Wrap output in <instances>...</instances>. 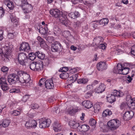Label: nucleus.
<instances>
[{
	"mask_svg": "<svg viewBox=\"0 0 135 135\" xmlns=\"http://www.w3.org/2000/svg\"><path fill=\"white\" fill-rule=\"evenodd\" d=\"M30 80V75L26 73L24 74L23 76L20 78L18 75L15 74H10L7 78V81L10 84H12L19 81L22 83H26V86L30 85L29 82Z\"/></svg>",
	"mask_w": 135,
	"mask_h": 135,
	"instance_id": "1",
	"label": "nucleus"
},
{
	"mask_svg": "<svg viewBox=\"0 0 135 135\" xmlns=\"http://www.w3.org/2000/svg\"><path fill=\"white\" fill-rule=\"evenodd\" d=\"M50 13L55 18H58L60 22L63 25H66L68 22L66 16L62 14V13L57 9H51Z\"/></svg>",
	"mask_w": 135,
	"mask_h": 135,
	"instance_id": "2",
	"label": "nucleus"
},
{
	"mask_svg": "<svg viewBox=\"0 0 135 135\" xmlns=\"http://www.w3.org/2000/svg\"><path fill=\"white\" fill-rule=\"evenodd\" d=\"M129 70L128 68H124L121 64L118 63L117 67L113 69V72L116 74L127 75L129 72Z\"/></svg>",
	"mask_w": 135,
	"mask_h": 135,
	"instance_id": "3",
	"label": "nucleus"
},
{
	"mask_svg": "<svg viewBox=\"0 0 135 135\" xmlns=\"http://www.w3.org/2000/svg\"><path fill=\"white\" fill-rule=\"evenodd\" d=\"M3 56L2 59L5 62H8L9 61V58L11 55L12 52V48L8 45H5L3 46Z\"/></svg>",
	"mask_w": 135,
	"mask_h": 135,
	"instance_id": "4",
	"label": "nucleus"
},
{
	"mask_svg": "<svg viewBox=\"0 0 135 135\" xmlns=\"http://www.w3.org/2000/svg\"><path fill=\"white\" fill-rule=\"evenodd\" d=\"M109 127L112 129H116L120 125V122L115 119L111 120L107 123Z\"/></svg>",
	"mask_w": 135,
	"mask_h": 135,
	"instance_id": "5",
	"label": "nucleus"
},
{
	"mask_svg": "<svg viewBox=\"0 0 135 135\" xmlns=\"http://www.w3.org/2000/svg\"><path fill=\"white\" fill-rule=\"evenodd\" d=\"M51 123V120L49 119L42 118L39 121V127L41 128H44L48 127Z\"/></svg>",
	"mask_w": 135,
	"mask_h": 135,
	"instance_id": "6",
	"label": "nucleus"
},
{
	"mask_svg": "<svg viewBox=\"0 0 135 135\" xmlns=\"http://www.w3.org/2000/svg\"><path fill=\"white\" fill-rule=\"evenodd\" d=\"M0 86L3 91H6L9 89L7 82V79L4 77L0 78Z\"/></svg>",
	"mask_w": 135,
	"mask_h": 135,
	"instance_id": "7",
	"label": "nucleus"
},
{
	"mask_svg": "<svg viewBox=\"0 0 135 135\" xmlns=\"http://www.w3.org/2000/svg\"><path fill=\"white\" fill-rule=\"evenodd\" d=\"M31 50L30 47L28 43L23 42L20 45L19 48L20 51L29 52L31 51Z\"/></svg>",
	"mask_w": 135,
	"mask_h": 135,
	"instance_id": "8",
	"label": "nucleus"
},
{
	"mask_svg": "<svg viewBox=\"0 0 135 135\" xmlns=\"http://www.w3.org/2000/svg\"><path fill=\"white\" fill-rule=\"evenodd\" d=\"M26 55L24 53H19L17 57V59L20 64L22 65H25V60L27 58Z\"/></svg>",
	"mask_w": 135,
	"mask_h": 135,
	"instance_id": "9",
	"label": "nucleus"
},
{
	"mask_svg": "<svg viewBox=\"0 0 135 135\" xmlns=\"http://www.w3.org/2000/svg\"><path fill=\"white\" fill-rule=\"evenodd\" d=\"M37 124V123L36 120H31L26 122L25 126L27 128H35L36 127Z\"/></svg>",
	"mask_w": 135,
	"mask_h": 135,
	"instance_id": "10",
	"label": "nucleus"
},
{
	"mask_svg": "<svg viewBox=\"0 0 135 135\" xmlns=\"http://www.w3.org/2000/svg\"><path fill=\"white\" fill-rule=\"evenodd\" d=\"M89 127L86 125H83L80 126L78 128L77 131L82 134H84L85 132L89 129Z\"/></svg>",
	"mask_w": 135,
	"mask_h": 135,
	"instance_id": "11",
	"label": "nucleus"
},
{
	"mask_svg": "<svg viewBox=\"0 0 135 135\" xmlns=\"http://www.w3.org/2000/svg\"><path fill=\"white\" fill-rule=\"evenodd\" d=\"M134 114V112L132 111L126 112L123 116L125 120H128L131 119Z\"/></svg>",
	"mask_w": 135,
	"mask_h": 135,
	"instance_id": "12",
	"label": "nucleus"
},
{
	"mask_svg": "<svg viewBox=\"0 0 135 135\" xmlns=\"http://www.w3.org/2000/svg\"><path fill=\"white\" fill-rule=\"evenodd\" d=\"M61 45L59 42H56L52 45L51 50L54 52H57L61 48Z\"/></svg>",
	"mask_w": 135,
	"mask_h": 135,
	"instance_id": "13",
	"label": "nucleus"
},
{
	"mask_svg": "<svg viewBox=\"0 0 135 135\" xmlns=\"http://www.w3.org/2000/svg\"><path fill=\"white\" fill-rule=\"evenodd\" d=\"M10 17L13 26H16L18 24V19L15 16L14 13H10Z\"/></svg>",
	"mask_w": 135,
	"mask_h": 135,
	"instance_id": "14",
	"label": "nucleus"
},
{
	"mask_svg": "<svg viewBox=\"0 0 135 135\" xmlns=\"http://www.w3.org/2000/svg\"><path fill=\"white\" fill-rule=\"evenodd\" d=\"M45 86L47 89H50L53 88L54 85L52 79H49L46 81Z\"/></svg>",
	"mask_w": 135,
	"mask_h": 135,
	"instance_id": "15",
	"label": "nucleus"
},
{
	"mask_svg": "<svg viewBox=\"0 0 135 135\" xmlns=\"http://www.w3.org/2000/svg\"><path fill=\"white\" fill-rule=\"evenodd\" d=\"M97 68L99 70L102 71L107 69V66L105 63L103 62L98 63L97 65Z\"/></svg>",
	"mask_w": 135,
	"mask_h": 135,
	"instance_id": "16",
	"label": "nucleus"
},
{
	"mask_svg": "<svg viewBox=\"0 0 135 135\" xmlns=\"http://www.w3.org/2000/svg\"><path fill=\"white\" fill-rule=\"evenodd\" d=\"M26 4H24L23 6H26V8H25L23 9L24 12L25 13H28L31 12L32 9V8L31 5L29 4L27 2H26Z\"/></svg>",
	"mask_w": 135,
	"mask_h": 135,
	"instance_id": "17",
	"label": "nucleus"
},
{
	"mask_svg": "<svg viewBox=\"0 0 135 135\" xmlns=\"http://www.w3.org/2000/svg\"><path fill=\"white\" fill-rule=\"evenodd\" d=\"M103 39L100 36L96 37L94 38L93 40V44H95L96 46H98L101 42L103 41Z\"/></svg>",
	"mask_w": 135,
	"mask_h": 135,
	"instance_id": "18",
	"label": "nucleus"
},
{
	"mask_svg": "<svg viewBox=\"0 0 135 135\" xmlns=\"http://www.w3.org/2000/svg\"><path fill=\"white\" fill-rule=\"evenodd\" d=\"M103 104L101 102H97L94 105V108L95 113H98L99 112L101 107Z\"/></svg>",
	"mask_w": 135,
	"mask_h": 135,
	"instance_id": "19",
	"label": "nucleus"
},
{
	"mask_svg": "<svg viewBox=\"0 0 135 135\" xmlns=\"http://www.w3.org/2000/svg\"><path fill=\"white\" fill-rule=\"evenodd\" d=\"M4 3L8 7L10 10H13L14 8L13 3L8 0H5L4 1Z\"/></svg>",
	"mask_w": 135,
	"mask_h": 135,
	"instance_id": "20",
	"label": "nucleus"
},
{
	"mask_svg": "<svg viewBox=\"0 0 135 135\" xmlns=\"http://www.w3.org/2000/svg\"><path fill=\"white\" fill-rule=\"evenodd\" d=\"M105 86L103 84H101L98 87L95 89L96 92L98 93H101L105 90Z\"/></svg>",
	"mask_w": 135,
	"mask_h": 135,
	"instance_id": "21",
	"label": "nucleus"
},
{
	"mask_svg": "<svg viewBox=\"0 0 135 135\" xmlns=\"http://www.w3.org/2000/svg\"><path fill=\"white\" fill-rule=\"evenodd\" d=\"M61 126L58 122H55L53 124V128L55 131L60 132L61 129Z\"/></svg>",
	"mask_w": 135,
	"mask_h": 135,
	"instance_id": "22",
	"label": "nucleus"
},
{
	"mask_svg": "<svg viewBox=\"0 0 135 135\" xmlns=\"http://www.w3.org/2000/svg\"><path fill=\"white\" fill-rule=\"evenodd\" d=\"M83 105L85 107L89 109L93 106L91 102L89 100L84 101L82 103Z\"/></svg>",
	"mask_w": 135,
	"mask_h": 135,
	"instance_id": "23",
	"label": "nucleus"
},
{
	"mask_svg": "<svg viewBox=\"0 0 135 135\" xmlns=\"http://www.w3.org/2000/svg\"><path fill=\"white\" fill-rule=\"evenodd\" d=\"M69 125L71 128L77 129V130L79 126V124L74 121H70L69 123Z\"/></svg>",
	"mask_w": 135,
	"mask_h": 135,
	"instance_id": "24",
	"label": "nucleus"
},
{
	"mask_svg": "<svg viewBox=\"0 0 135 135\" xmlns=\"http://www.w3.org/2000/svg\"><path fill=\"white\" fill-rule=\"evenodd\" d=\"M15 4L21 7L23 6L24 4H26L27 2V0H14Z\"/></svg>",
	"mask_w": 135,
	"mask_h": 135,
	"instance_id": "25",
	"label": "nucleus"
},
{
	"mask_svg": "<svg viewBox=\"0 0 135 135\" xmlns=\"http://www.w3.org/2000/svg\"><path fill=\"white\" fill-rule=\"evenodd\" d=\"M36 71H39L42 70L43 67V64L42 62H36Z\"/></svg>",
	"mask_w": 135,
	"mask_h": 135,
	"instance_id": "26",
	"label": "nucleus"
},
{
	"mask_svg": "<svg viewBox=\"0 0 135 135\" xmlns=\"http://www.w3.org/2000/svg\"><path fill=\"white\" fill-rule=\"evenodd\" d=\"M80 15L78 12L75 11L74 12H71L69 13L68 16L72 18L75 19L80 16Z\"/></svg>",
	"mask_w": 135,
	"mask_h": 135,
	"instance_id": "27",
	"label": "nucleus"
},
{
	"mask_svg": "<svg viewBox=\"0 0 135 135\" xmlns=\"http://www.w3.org/2000/svg\"><path fill=\"white\" fill-rule=\"evenodd\" d=\"M120 108L121 110L123 111H126L129 109V106L127 103H123L120 105Z\"/></svg>",
	"mask_w": 135,
	"mask_h": 135,
	"instance_id": "28",
	"label": "nucleus"
},
{
	"mask_svg": "<svg viewBox=\"0 0 135 135\" xmlns=\"http://www.w3.org/2000/svg\"><path fill=\"white\" fill-rule=\"evenodd\" d=\"M39 31L40 33L44 35L47 32L48 28L47 27H41L39 29Z\"/></svg>",
	"mask_w": 135,
	"mask_h": 135,
	"instance_id": "29",
	"label": "nucleus"
},
{
	"mask_svg": "<svg viewBox=\"0 0 135 135\" xmlns=\"http://www.w3.org/2000/svg\"><path fill=\"white\" fill-rule=\"evenodd\" d=\"M11 122V121L8 119H4L3 120L1 124L3 127L6 128L7 127L9 126Z\"/></svg>",
	"mask_w": 135,
	"mask_h": 135,
	"instance_id": "30",
	"label": "nucleus"
},
{
	"mask_svg": "<svg viewBox=\"0 0 135 135\" xmlns=\"http://www.w3.org/2000/svg\"><path fill=\"white\" fill-rule=\"evenodd\" d=\"M107 101L110 103H112L115 100V97L112 94L108 95L107 98Z\"/></svg>",
	"mask_w": 135,
	"mask_h": 135,
	"instance_id": "31",
	"label": "nucleus"
},
{
	"mask_svg": "<svg viewBox=\"0 0 135 135\" xmlns=\"http://www.w3.org/2000/svg\"><path fill=\"white\" fill-rule=\"evenodd\" d=\"M8 37L9 38L12 39L16 36V33L13 31L11 32L8 30Z\"/></svg>",
	"mask_w": 135,
	"mask_h": 135,
	"instance_id": "32",
	"label": "nucleus"
},
{
	"mask_svg": "<svg viewBox=\"0 0 135 135\" xmlns=\"http://www.w3.org/2000/svg\"><path fill=\"white\" fill-rule=\"evenodd\" d=\"M112 112L108 109H106L104 111L102 115L103 117H105L107 115H110L112 114Z\"/></svg>",
	"mask_w": 135,
	"mask_h": 135,
	"instance_id": "33",
	"label": "nucleus"
},
{
	"mask_svg": "<svg viewBox=\"0 0 135 135\" xmlns=\"http://www.w3.org/2000/svg\"><path fill=\"white\" fill-rule=\"evenodd\" d=\"M88 81V79L84 78L79 79L77 80V82L79 84H85L87 83Z\"/></svg>",
	"mask_w": 135,
	"mask_h": 135,
	"instance_id": "34",
	"label": "nucleus"
},
{
	"mask_svg": "<svg viewBox=\"0 0 135 135\" xmlns=\"http://www.w3.org/2000/svg\"><path fill=\"white\" fill-rule=\"evenodd\" d=\"M68 113L71 115H72L74 113L78 111V109L71 107L70 108L67 109Z\"/></svg>",
	"mask_w": 135,
	"mask_h": 135,
	"instance_id": "35",
	"label": "nucleus"
},
{
	"mask_svg": "<svg viewBox=\"0 0 135 135\" xmlns=\"http://www.w3.org/2000/svg\"><path fill=\"white\" fill-rule=\"evenodd\" d=\"M99 22L100 25L104 26L108 23V20L107 18H103L100 20Z\"/></svg>",
	"mask_w": 135,
	"mask_h": 135,
	"instance_id": "36",
	"label": "nucleus"
},
{
	"mask_svg": "<svg viewBox=\"0 0 135 135\" xmlns=\"http://www.w3.org/2000/svg\"><path fill=\"white\" fill-rule=\"evenodd\" d=\"M35 55H36L37 56L38 58L41 60L44 59L45 57V55L44 54L39 51L36 52Z\"/></svg>",
	"mask_w": 135,
	"mask_h": 135,
	"instance_id": "37",
	"label": "nucleus"
},
{
	"mask_svg": "<svg viewBox=\"0 0 135 135\" xmlns=\"http://www.w3.org/2000/svg\"><path fill=\"white\" fill-rule=\"evenodd\" d=\"M36 55H35V53L34 54L31 52L29 54L30 59L32 61L34 60L36 58Z\"/></svg>",
	"mask_w": 135,
	"mask_h": 135,
	"instance_id": "38",
	"label": "nucleus"
},
{
	"mask_svg": "<svg viewBox=\"0 0 135 135\" xmlns=\"http://www.w3.org/2000/svg\"><path fill=\"white\" fill-rule=\"evenodd\" d=\"M30 68L33 71H36V62H33L31 64Z\"/></svg>",
	"mask_w": 135,
	"mask_h": 135,
	"instance_id": "39",
	"label": "nucleus"
},
{
	"mask_svg": "<svg viewBox=\"0 0 135 135\" xmlns=\"http://www.w3.org/2000/svg\"><path fill=\"white\" fill-rule=\"evenodd\" d=\"M46 82V81H45V78L41 79L39 83V85L40 86H41L43 85H45V83Z\"/></svg>",
	"mask_w": 135,
	"mask_h": 135,
	"instance_id": "40",
	"label": "nucleus"
},
{
	"mask_svg": "<svg viewBox=\"0 0 135 135\" xmlns=\"http://www.w3.org/2000/svg\"><path fill=\"white\" fill-rule=\"evenodd\" d=\"M78 77V74L73 75H72V77H70V79L69 80V81L70 80L73 83L76 80Z\"/></svg>",
	"mask_w": 135,
	"mask_h": 135,
	"instance_id": "41",
	"label": "nucleus"
},
{
	"mask_svg": "<svg viewBox=\"0 0 135 135\" xmlns=\"http://www.w3.org/2000/svg\"><path fill=\"white\" fill-rule=\"evenodd\" d=\"M20 113H21L20 111L16 110L11 111L10 112L11 114L14 116L18 115L20 114Z\"/></svg>",
	"mask_w": 135,
	"mask_h": 135,
	"instance_id": "42",
	"label": "nucleus"
},
{
	"mask_svg": "<svg viewBox=\"0 0 135 135\" xmlns=\"http://www.w3.org/2000/svg\"><path fill=\"white\" fill-rule=\"evenodd\" d=\"M9 91L10 93L16 94L19 93L20 92V90L18 89L12 88Z\"/></svg>",
	"mask_w": 135,
	"mask_h": 135,
	"instance_id": "43",
	"label": "nucleus"
},
{
	"mask_svg": "<svg viewBox=\"0 0 135 135\" xmlns=\"http://www.w3.org/2000/svg\"><path fill=\"white\" fill-rule=\"evenodd\" d=\"M5 11L3 8L2 7H0V18H2L4 15Z\"/></svg>",
	"mask_w": 135,
	"mask_h": 135,
	"instance_id": "44",
	"label": "nucleus"
},
{
	"mask_svg": "<svg viewBox=\"0 0 135 135\" xmlns=\"http://www.w3.org/2000/svg\"><path fill=\"white\" fill-rule=\"evenodd\" d=\"M79 69L78 68H71L69 70L71 74H73L74 73L77 72L79 71Z\"/></svg>",
	"mask_w": 135,
	"mask_h": 135,
	"instance_id": "45",
	"label": "nucleus"
},
{
	"mask_svg": "<svg viewBox=\"0 0 135 135\" xmlns=\"http://www.w3.org/2000/svg\"><path fill=\"white\" fill-rule=\"evenodd\" d=\"M90 124L91 126L95 125L96 123L95 120L93 118L91 119L89 121Z\"/></svg>",
	"mask_w": 135,
	"mask_h": 135,
	"instance_id": "46",
	"label": "nucleus"
},
{
	"mask_svg": "<svg viewBox=\"0 0 135 135\" xmlns=\"http://www.w3.org/2000/svg\"><path fill=\"white\" fill-rule=\"evenodd\" d=\"M133 110L135 109V103L134 102H131L130 105L129 106V109Z\"/></svg>",
	"mask_w": 135,
	"mask_h": 135,
	"instance_id": "47",
	"label": "nucleus"
},
{
	"mask_svg": "<svg viewBox=\"0 0 135 135\" xmlns=\"http://www.w3.org/2000/svg\"><path fill=\"white\" fill-rule=\"evenodd\" d=\"M6 106L5 105H0V113L2 111L3 112H6Z\"/></svg>",
	"mask_w": 135,
	"mask_h": 135,
	"instance_id": "48",
	"label": "nucleus"
},
{
	"mask_svg": "<svg viewBox=\"0 0 135 135\" xmlns=\"http://www.w3.org/2000/svg\"><path fill=\"white\" fill-rule=\"evenodd\" d=\"M37 40L40 42L41 45L43 44L44 42V39L40 36H38Z\"/></svg>",
	"mask_w": 135,
	"mask_h": 135,
	"instance_id": "49",
	"label": "nucleus"
},
{
	"mask_svg": "<svg viewBox=\"0 0 135 135\" xmlns=\"http://www.w3.org/2000/svg\"><path fill=\"white\" fill-rule=\"evenodd\" d=\"M106 44H100L99 45L97 46L99 49H105L106 47Z\"/></svg>",
	"mask_w": 135,
	"mask_h": 135,
	"instance_id": "50",
	"label": "nucleus"
},
{
	"mask_svg": "<svg viewBox=\"0 0 135 135\" xmlns=\"http://www.w3.org/2000/svg\"><path fill=\"white\" fill-rule=\"evenodd\" d=\"M59 112V110L58 109V108L57 107H56L54 108L53 109V113L54 114L58 113Z\"/></svg>",
	"mask_w": 135,
	"mask_h": 135,
	"instance_id": "51",
	"label": "nucleus"
},
{
	"mask_svg": "<svg viewBox=\"0 0 135 135\" xmlns=\"http://www.w3.org/2000/svg\"><path fill=\"white\" fill-rule=\"evenodd\" d=\"M28 98L29 96L27 95H25L23 97L22 100L24 102H25Z\"/></svg>",
	"mask_w": 135,
	"mask_h": 135,
	"instance_id": "52",
	"label": "nucleus"
},
{
	"mask_svg": "<svg viewBox=\"0 0 135 135\" xmlns=\"http://www.w3.org/2000/svg\"><path fill=\"white\" fill-rule=\"evenodd\" d=\"M39 107V105L37 104H33L31 106V108L33 109H37Z\"/></svg>",
	"mask_w": 135,
	"mask_h": 135,
	"instance_id": "53",
	"label": "nucleus"
},
{
	"mask_svg": "<svg viewBox=\"0 0 135 135\" xmlns=\"http://www.w3.org/2000/svg\"><path fill=\"white\" fill-rule=\"evenodd\" d=\"M1 70L3 72L7 71L8 70V68L6 66H3L1 68Z\"/></svg>",
	"mask_w": 135,
	"mask_h": 135,
	"instance_id": "54",
	"label": "nucleus"
},
{
	"mask_svg": "<svg viewBox=\"0 0 135 135\" xmlns=\"http://www.w3.org/2000/svg\"><path fill=\"white\" fill-rule=\"evenodd\" d=\"M3 31L0 30V41H1L3 38Z\"/></svg>",
	"mask_w": 135,
	"mask_h": 135,
	"instance_id": "55",
	"label": "nucleus"
},
{
	"mask_svg": "<svg viewBox=\"0 0 135 135\" xmlns=\"http://www.w3.org/2000/svg\"><path fill=\"white\" fill-rule=\"evenodd\" d=\"M93 87L92 85H88L87 86L86 89L87 90H90V91H91V90L92 89Z\"/></svg>",
	"mask_w": 135,
	"mask_h": 135,
	"instance_id": "56",
	"label": "nucleus"
},
{
	"mask_svg": "<svg viewBox=\"0 0 135 135\" xmlns=\"http://www.w3.org/2000/svg\"><path fill=\"white\" fill-rule=\"evenodd\" d=\"M24 73H25L24 71H20L17 72V74L21 76L20 78L23 76V74Z\"/></svg>",
	"mask_w": 135,
	"mask_h": 135,
	"instance_id": "57",
	"label": "nucleus"
},
{
	"mask_svg": "<svg viewBox=\"0 0 135 135\" xmlns=\"http://www.w3.org/2000/svg\"><path fill=\"white\" fill-rule=\"evenodd\" d=\"M118 93V94H120L119 92H118V91L116 90H114L112 92V93L111 94L112 95L114 96L115 97L117 95V93Z\"/></svg>",
	"mask_w": 135,
	"mask_h": 135,
	"instance_id": "58",
	"label": "nucleus"
},
{
	"mask_svg": "<svg viewBox=\"0 0 135 135\" xmlns=\"http://www.w3.org/2000/svg\"><path fill=\"white\" fill-rule=\"evenodd\" d=\"M96 22V23H98L99 21H94L93 22H92V24H93V27L95 28H97V24L96 23H94V22Z\"/></svg>",
	"mask_w": 135,
	"mask_h": 135,
	"instance_id": "59",
	"label": "nucleus"
},
{
	"mask_svg": "<svg viewBox=\"0 0 135 135\" xmlns=\"http://www.w3.org/2000/svg\"><path fill=\"white\" fill-rule=\"evenodd\" d=\"M92 92L91 91H89L86 93L85 95V97L86 98H88L90 97L92 95Z\"/></svg>",
	"mask_w": 135,
	"mask_h": 135,
	"instance_id": "60",
	"label": "nucleus"
},
{
	"mask_svg": "<svg viewBox=\"0 0 135 135\" xmlns=\"http://www.w3.org/2000/svg\"><path fill=\"white\" fill-rule=\"evenodd\" d=\"M118 92H119L120 93V94H118V93H117V95L116 96L117 97H122L124 95L123 93L122 92V91L120 90H119L118 91Z\"/></svg>",
	"mask_w": 135,
	"mask_h": 135,
	"instance_id": "61",
	"label": "nucleus"
},
{
	"mask_svg": "<svg viewBox=\"0 0 135 135\" xmlns=\"http://www.w3.org/2000/svg\"><path fill=\"white\" fill-rule=\"evenodd\" d=\"M127 79L126 80V81L127 83H129L131 82L132 80V78L131 77L129 76L128 77H127Z\"/></svg>",
	"mask_w": 135,
	"mask_h": 135,
	"instance_id": "62",
	"label": "nucleus"
},
{
	"mask_svg": "<svg viewBox=\"0 0 135 135\" xmlns=\"http://www.w3.org/2000/svg\"><path fill=\"white\" fill-rule=\"evenodd\" d=\"M68 69L67 67H64L62 68L61 71L63 72H66L68 71Z\"/></svg>",
	"mask_w": 135,
	"mask_h": 135,
	"instance_id": "63",
	"label": "nucleus"
},
{
	"mask_svg": "<svg viewBox=\"0 0 135 135\" xmlns=\"http://www.w3.org/2000/svg\"><path fill=\"white\" fill-rule=\"evenodd\" d=\"M99 83V82L98 81L95 80L92 83V85L93 86H95L96 85L98 84Z\"/></svg>",
	"mask_w": 135,
	"mask_h": 135,
	"instance_id": "64",
	"label": "nucleus"
}]
</instances>
